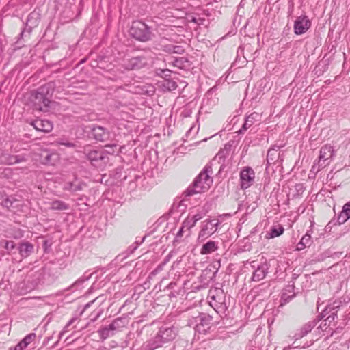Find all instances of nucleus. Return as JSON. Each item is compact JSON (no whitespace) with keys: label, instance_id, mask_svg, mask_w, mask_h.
Wrapping results in <instances>:
<instances>
[{"label":"nucleus","instance_id":"39448f33","mask_svg":"<svg viewBox=\"0 0 350 350\" xmlns=\"http://www.w3.org/2000/svg\"><path fill=\"white\" fill-rule=\"evenodd\" d=\"M194 322H191V325L195 323L196 329L199 333L205 334L210 329V325L212 321V317L205 314H199L193 317Z\"/></svg>","mask_w":350,"mask_h":350},{"label":"nucleus","instance_id":"9b49d317","mask_svg":"<svg viewBox=\"0 0 350 350\" xmlns=\"http://www.w3.org/2000/svg\"><path fill=\"white\" fill-rule=\"evenodd\" d=\"M92 135L96 140L100 142H106L109 140L111 138L110 133L105 128L100 126L92 128Z\"/></svg>","mask_w":350,"mask_h":350},{"label":"nucleus","instance_id":"bf43d9fd","mask_svg":"<svg viewBox=\"0 0 350 350\" xmlns=\"http://www.w3.org/2000/svg\"><path fill=\"white\" fill-rule=\"evenodd\" d=\"M25 34V31H23L21 33V36L23 37Z\"/></svg>","mask_w":350,"mask_h":350},{"label":"nucleus","instance_id":"864d4df0","mask_svg":"<svg viewBox=\"0 0 350 350\" xmlns=\"http://www.w3.org/2000/svg\"><path fill=\"white\" fill-rule=\"evenodd\" d=\"M190 21L198 25L197 18H196V17H192V18L190 20Z\"/></svg>","mask_w":350,"mask_h":350},{"label":"nucleus","instance_id":"49530a36","mask_svg":"<svg viewBox=\"0 0 350 350\" xmlns=\"http://www.w3.org/2000/svg\"><path fill=\"white\" fill-rule=\"evenodd\" d=\"M150 90H146V91L144 92H142L141 93L143 94V93H147L148 94H152L153 92H154V90H153V87L150 86Z\"/></svg>","mask_w":350,"mask_h":350},{"label":"nucleus","instance_id":"6e6552de","mask_svg":"<svg viewBox=\"0 0 350 350\" xmlns=\"http://www.w3.org/2000/svg\"><path fill=\"white\" fill-rule=\"evenodd\" d=\"M255 173L250 167H246L240 172V186L242 189H246L250 187L254 180Z\"/></svg>","mask_w":350,"mask_h":350},{"label":"nucleus","instance_id":"393cba45","mask_svg":"<svg viewBox=\"0 0 350 350\" xmlns=\"http://www.w3.org/2000/svg\"><path fill=\"white\" fill-rule=\"evenodd\" d=\"M162 86L168 91H173L178 87L176 82L172 79H165L163 81Z\"/></svg>","mask_w":350,"mask_h":350},{"label":"nucleus","instance_id":"72a5a7b5","mask_svg":"<svg viewBox=\"0 0 350 350\" xmlns=\"http://www.w3.org/2000/svg\"><path fill=\"white\" fill-rule=\"evenodd\" d=\"M295 293H293L292 295H288L286 293H283L281 297V300L284 303H286L289 300H291L293 297H294Z\"/></svg>","mask_w":350,"mask_h":350},{"label":"nucleus","instance_id":"4c0bfd02","mask_svg":"<svg viewBox=\"0 0 350 350\" xmlns=\"http://www.w3.org/2000/svg\"><path fill=\"white\" fill-rule=\"evenodd\" d=\"M119 321H120L118 320H116L113 321L110 325L107 326V327L108 328V329H109L110 332H113L118 328Z\"/></svg>","mask_w":350,"mask_h":350},{"label":"nucleus","instance_id":"37998d69","mask_svg":"<svg viewBox=\"0 0 350 350\" xmlns=\"http://www.w3.org/2000/svg\"><path fill=\"white\" fill-rule=\"evenodd\" d=\"M145 239H146V236H144L143 238H142L140 239L137 238V240L135 241V244H136L137 245L139 246L144 241Z\"/></svg>","mask_w":350,"mask_h":350},{"label":"nucleus","instance_id":"c03bdc74","mask_svg":"<svg viewBox=\"0 0 350 350\" xmlns=\"http://www.w3.org/2000/svg\"><path fill=\"white\" fill-rule=\"evenodd\" d=\"M295 189L297 191H304V187L301 184H297L295 185Z\"/></svg>","mask_w":350,"mask_h":350},{"label":"nucleus","instance_id":"6ab92c4d","mask_svg":"<svg viewBox=\"0 0 350 350\" xmlns=\"http://www.w3.org/2000/svg\"><path fill=\"white\" fill-rule=\"evenodd\" d=\"M33 245L29 242L22 243L18 247L19 253L22 257L26 258L33 253Z\"/></svg>","mask_w":350,"mask_h":350},{"label":"nucleus","instance_id":"7c9ffc66","mask_svg":"<svg viewBox=\"0 0 350 350\" xmlns=\"http://www.w3.org/2000/svg\"><path fill=\"white\" fill-rule=\"evenodd\" d=\"M202 217V216L200 214H196L195 215H193L191 218V221H192V223L189 224V226H188V230L193 227L196 225V222L201 219Z\"/></svg>","mask_w":350,"mask_h":350},{"label":"nucleus","instance_id":"603ef678","mask_svg":"<svg viewBox=\"0 0 350 350\" xmlns=\"http://www.w3.org/2000/svg\"><path fill=\"white\" fill-rule=\"evenodd\" d=\"M131 247H132L131 252H133L134 250H135L138 247V245H137L136 244L134 243Z\"/></svg>","mask_w":350,"mask_h":350},{"label":"nucleus","instance_id":"2eb2a0df","mask_svg":"<svg viewBox=\"0 0 350 350\" xmlns=\"http://www.w3.org/2000/svg\"><path fill=\"white\" fill-rule=\"evenodd\" d=\"M25 161V159L24 157H22L18 155H10L9 154H3L0 157V164L13 165Z\"/></svg>","mask_w":350,"mask_h":350},{"label":"nucleus","instance_id":"de8ad7c7","mask_svg":"<svg viewBox=\"0 0 350 350\" xmlns=\"http://www.w3.org/2000/svg\"><path fill=\"white\" fill-rule=\"evenodd\" d=\"M185 227L183 226V227L179 230V231L178 232L176 236L178 237H182L183 236V230H184Z\"/></svg>","mask_w":350,"mask_h":350},{"label":"nucleus","instance_id":"79ce46f5","mask_svg":"<svg viewBox=\"0 0 350 350\" xmlns=\"http://www.w3.org/2000/svg\"><path fill=\"white\" fill-rule=\"evenodd\" d=\"M192 223V221H191V218H187L183 223V226L185 228H187L188 229V226L189 224Z\"/></svg>","mask_w":350,"mask_h":350},{"label":"nucleus","instance_id":"f3484780","mask_svg":"<svg viewBox=\"0 0 350 350\" xmlns=\"http://www.w3.org/2000/svg\"><path fill=\"white\" fill-rule=\"evenodd\" d=\"M36 334L31 333L21 340L14 347H10L9 350H24L30 343L36 339Z\"/></svg>","mask_w":350,"mask_h":350},{"label":"nucleus","instance_id":"680f3d73","mask_svg":"<svg viewBox=\"0 0 350 350\" xmlns=\"http://www.w3.org/2000/svg\"><path fill=\"white\" fill-rule=\"evenodd\" d=\"M284 350H289L288 349H284Z\"/></svg>","mask_w":350,"mask_h":350},{"label":"nucleus","instance_id":"58836bf2","mask_svg":"<svg viewBox=\"0 0 350 350\" xmlns=\"http://www.w3.org/2000/svg\"><path fill=\"white\" fill-rule=\"evenodd\" d=\"M336 317V314L334 312H333L325 319V322H328L329 325L332 322H333L335 320Z\"/></svg>","mask_w":350,"mask_h":350},{"label":"nucleus","instance_id":"ea45409f","mask_svg":"<svg viewBox=\"0 0 350 350\" xmlns=\"http://www.w3.org/2000/svg\"><path fill=\"white\" fill-rule=\"evenodd\" d=\"M77 321V318L76 317H74V318H72L69 321L68 323L66 324V325L64 327V329L66 330H68V327L72 325L75 321Z\"/></svg>","mask_w":350,"mask_h":350},{"label":"nucleus","instance_id":"bb28decb","mask_svg":"<svg viewBox=\"0 0 350 350\" xmlns=\"http://www.w3.org/2000/svg\"><path fill=\"white\" fill-rule=\"evenodd\" d=\"M189 65V61L186 57H181L174 61V66L181 69L185 68Z\"/></svg>","mask_w":350,"mask_h":350},{"label":"nucleus","instance_id":"a211bd4d","mask_svg":"<svg viewBox=\"0 0 350 350\" xmlns=\"http://www.w3.org/2000/svg\"><path fill=\"white\" fill-rule=\"evenodd\" d=\"M219 248L218 243L215 241H208L204 243L200 250V254L202 255L211 254Z\"/></svg>","mask_w":350,"mask_h":350},{"label":"nucleus","instance_id":"b1692460","mask_svg":"<svg viewBox=\"0 0 350 350\" xmlns=\"http://www.w3.org/2000/svg\"><path fill=\"white\" fill-rule=\"evenodd\" d=\"M52 210L55 211H64L68 209V205L64 202L60 200H54L51 202V207Z\"/></svg>","mask_w":350,"mask_h":350},{"label":"nucleus","instance_id":"09e8293b","mask_svg":"<svg viewBox=\"0 0 350 350\" xmlns=\"http://www.w3.org/2000/svg\"><path fill=\"white\" fill-rule=\"evenodd\" d=\"M293 288H294L293 286H288L286 288V291L291 293L293 291Z\"/></svg>","mask_w":350,"mask_h":350},{"label":"nucleus","instance_id":"5fc2aeb1","mask_svg":"<svg viewBox=\"0 0 350 350\" xmlns=\"http://www.w3.org/2000/svg\"><path fill=\"white\" fill-rule=\"evenodd\" d=\"M116 145L115 144H111H111H108V145L105 146L106 148H113V147H116Z\"/></svg>","mask_w":350,"mask_h":350},{"label":"nucleus","instance_id":"4d7b16f0","mask_svg":"<svg viewBox=\"0 0 350 350\" xmlns=\"http://www.w3.org/2000/svg\"><path fill=\"white\" fill-rule=\"evenodd\" d=\"M108 153H113V150H111V149H109V150H107Z\"/></svg>","mask_w":350,"mask_h":350},{"label":"nucleus","instance_id":"3c124183","mask_svg":"<svg viewBox=\"0 0 350 350\" xmlns=\"http://www.w3.org/2000/svg\"><path fill=\"white\" fill-rule=\"evenodd\" d=\"M94 301H95V299H94V300H93V301H90L89 303H88V304L85 306V308H85V309H86V308H89V307L90 306V305H91L92 303H94Z\"/></svg>","mask_w":350,"mask_h":350},{"label":"nucleus","instance_id":"412c9836","mask_svg":"<svg viewBox=\"0 0 350 350\" xmlns=\"http://www.w3.org/2000/svg\"><path fill=\"white\" fill-rule=\"evenodd\" d=\"M314 322H308L306 323L299 330V332L297 333L295 336L296 340L301 338L308 334L314 327Z\"/></svg>","mask_w":350,"mask_h":350},{"label":"nucleus","instance_id":"e433bc0d","mask_svg":"<svg viewBox=\"0 0 350 350\" xmlns=\"http://www.w3.org/2000/svg\"><path fill=\"white\" fill-rule=\"evenodd\" d=\"M86 279L85 278H81L79 279H78L75 282H74L70 287H68L66 290L68 291V290H71L74 286H80L81 285L84 281Z\"/></svg>","mask_w":350,"mask_h":350},{"label":"nucleus","instance_id":"0eeeda50","mask_svg":"<svg viewBox=\"0 0 350 350\" xmlns=\"http://www.w3.org/2000/svg\"><path fill=\"white\" fill-rule=\"evenodd\" d=\"M219 222L217 219H206L202 222V229L199 232L198 239L202 240L211 236L217 230Z\"/></svg>","mask_w":350,"mask_h":350},{"label":"nucleus","instance_id":"a19ab883","mask_svg":"<svg viewBox=\"0 0 350 350\" xmlns=\"http://www.w3.org/2000/svg\"><path fill=\"white\" fill-rule=\"evenodd\" d=\"M274 153H275L274 150H269L268 151V153H267V160L268 161H269V159H271V161H273V158H272V157H273V155Z\"/></svg>","mask_w":350,"mask_h":350},{"label":"nucleus","instance_id":"c756f323","mask_svg":"<svg viewBox=\"0 0 350 350\" xmlns=\"http://www.w3.org/2000/svg\"><path fill=\"white\" fill-rule=\"evenodd\" d=\"M165 51L170 53H180L183 49L180 46H169Z\"/></svg>","mask_w":350,"mask_h":350},{"label":"nucleus","instance_id":"dca6fc26","mask_svg":"<svg viewBox=\"0 0 350 350\" xmlns=\"http://www.w3.org/2000/svg\"><path fill=\"white\" fill-rule=\"evenodd\" d=\"M86 187V184L78 179H75L72 182H68L64 185V189L73 193L82 191Z\"/></svg>","mask_w":350,"mask_h":350},{"label":"nucleus","instance_id":"a878e982","mask_svg":"<svg viewBox=\"0 0 350 350\" xmlns=\"http://www.w3.org/2000/svg\"><path fill=\"white\" fill-rule=\"evenodd\" d=\"M87 157L90 161H96L103 159L102 154L97 150H90L87 153Z\"/></svg>","mask_w":350,"mask_h":350},{"label":"nucleus","instance_id":"f257e3e1","mask_svg":"<svg viewBox=\"0 0 350 350\" xmlns=\"http://www.w3.org/2000/svg\"><path fill=\"white\" fill-rule=\"evenodd\" d=\"M212 166L206 165L198 176L195 178L193 185L188 187L184 192L185 196H191L195 193H201L208 191L213 184Z\"/></svg>","mask_w":350,"mask_h":350},{"label":"nucleus","instance_id":"8fccbe9b","mask_svg":"<svg viewBox=\"0 0 350 350\" xmlns=\"http://www.w3.org/2000/svg\"><path fill=\"white\" fill-rule=\"evenodd\" d=\"M62 144H64V143H62ZM64 145L66 146L67 147H73L74 146V144L72 143H70V142L65 143Z\"/></svg>","mask_w":350,"mask_h":350},{"label":"nucleus","instance_id":"f03ea898","mask_svg":"<svg viewBox=\"0 0 350 350\" xmlns=\"http://www.w3.org/2000/svg\"><path fill=\"white\" fill-rule=\"evenodd\" d=\"M129 32L133 38L143 42L150 40L153 36L151 28L140 21L133 22Z\"/></svg>","mask_w":350,"mask_h":350},{"label":"nucleus","instance_id":"4468645a","mask_svg":"<svg viewBox=\"0 0 350 350\" xmlns=\"http://www.w3.org/2000/svg\"><path fill=\"white\" fill-rule=\"evenodd\" d=\"M31 124L35 129L44 133H49L53 129V124L46 120H36Z\"/></svg>","mask_w":350,"mask_h":350},{"label":"nucleus","instance_id":"f704fd0d","mask_svg":"<svg viewBox=\"0 0 350 350\" xmlns=\"http://www.w3.org/2000/svg\"><path fill=\"white\" fill-rule=\"evenodd\" d=\"M15 247H16V245L13 241H5V248L8 251L12 250L13 249L15 248Z\"/></svg>","mask_w":350,"mask_h":350},{"label":"nucleus","instance_id":"20e7f679","mask_svg":"<svg viewBox=\"0 0 350 350\" xmlns=\"http://www.w3.org/2000/svg\"><path fill=\"white\" fill-rule=\"evenodd\" d=\"M335 150L330 144H325L320 149L319 161L317 163L318 168H323L328 165L332 161Z\"/></svg>","mask_w":350,"mask_h":350},{"label":"nucleus","instance_id":"1a4fd4ad","mask_svg":"<svg viewBox=\"0 0 350 350\" xmlns=\"http://www.w3.org/2000/svg\"><path fill=\"white\" fill-rule=\"evenodd\" d=\"M177 332V329L174 326L163 325L160 328L157 335L164 343H167L176 338Z\"/></svg>","mask_w":350,"mask_h":350},{"label":"nucleus","instance_id":"c85d7f7f","mask_svg":"<svg viewBox=\"0 0 350 350\" xmlns=\"http://www.w3.org/2000/svg\"><path fill=\"white\" fill-rule=\"evenodd\" d=\"M13 202L14 201L12 200V198L3 196L0 198V204L8 208H10L12 206Z\"/></svg>","mask_w":350,"mask_h":350},{"label":"nucleus","instance_id":"ddd939ff","mask_svg":"<svg viewBox=\"0 0 350 350\" xmlns=\"http://www.w3.org/2000/svg\"><path fill=\"white\" fill-rule=\"evenodd\" d=\"M260 115L254 112L245 118V122L242 127L238 131L239 134H243L250 127H251L256 122L258 121Z\"/></svg>","mask_w":350,"mask_h":350},{"label":"nucleus","instance_id":"7ed1b4c3","mask_svg":"<svg viewBox=\"0 0 350 350\" xmlns=\"http://www.w3.org/2000/svg\"><path fill=\"white\" fill-rule=\"evenodd\" d=\"M33 102L36 110L40 111H47L49 110L51 101L46 86H42L38 89L33 95Z\"/></svg>","mask_w":350,"mask_h":350},{"label":"nucleus","instance_id":"4be33fe9","mask_svg":"<svg viewBox=\"0 0 350 350\" xmlns=\"http://www.w3.org/2000/svg\"><path fill=\"white\" fill-rule=\"evenodd\" d=\"M284 228L282 226H273L269 232L267 233L265 237L267 239H272L282 234L284 232Z\"/></svg>","mask_w":350,"mask_h":350},{"label":"nucleus","instance_id":"052dcab7","mask_svg":"<svg viewBox=\"0 0 350 350\" xmlns=\"http://www.w3.org/2000/svg\"><path fill=\"white\" fill-rule=\"evenodd\" d=\"M97 350H106V349H97Z\"/></svg>","mask_w":350,"mask_h":350},{"label":"nucleus","instance_id":"2f4dec72","mask_svg":"<svg viewBox=\"0 0 350 350\" xmlns=\"http://www.w3.org/2000/svg\"><path fill=\"white\" fill-rule=\"evenodd\" d=\"M100 335L103 339H105L109 337L111 334V332L107 327H103L99 331Z\"/></svg>","mask_w":350,"mask_h":350},{"label":"nucleus","instance_id":"c9c22d12","mask_svg":"<svg viewBox=\"0 0 350 350\" xmlns=\"http://www.w3.org/2000/svg\"><path fill=\"white\" fill-rule=\"evenodd\" d=\"M347 215H345L342 211L340 212V213L339 214L338 217V222L339 223V224H344L345 222H346L349 218H346Z\"/></svg>","mask_w":350,"mask_h":350},{"label":"nucleus","instance_id":"9d476101","mask_svg":"<svg viewBox=\"0 0 350 350\" xmlns=\"http://www.w3.org/2000/svg\"><path fill=\"white\" fill-rule=\"evenodd\" d=\"M311 25V22L306 16H300L294 23V32L296 35L306 33Z\"/></svg>","mask_w":350,"mask_h":350},{"label":"nucleus","instance_id":"a18cd8bd","mask_svg":"<svg viewBox=\"0 0 350 350\" xmlns=\"http://www.w3.org/2000/svg\"><path fill=\"white\" fill-rule=\"evenodd\" d=\"M197 21H198V25H204V22L205 21V18H197Z\"/></svg>","mask_w":350,"mask_h":350},{"label":"nucleus","instance_id":"423d86ee","mask_svg":"<svg viewBox=\"0 0 350 350\" xmlns=\"http://www.w3.org/2000/svg\"><path fill=\"white\" fill-rule=\"evenodd\" d=\"M150 62L144 55L137 56L125 61L122 66L127 70H139L148 66Z\"/></svg>","mask_w":350,"mask_h":350},{"label":"nucleus","instance_id":"aec40b11","mask_svg":"<svg viewBox=\"0 0 350 350\" xmlns=\"http://www.w3.org/2000/svg\"><path fill=\"white\" fill-rule=\"evenodd\" d=\"M163 344V341L157 334L153 338L147 342L145 345L146 350H154L158 347H161Z\"/></svg>","mask_w":350,"mask_h":350},{"label":"nucleus","instance_id":"6e6d98bb","mask_svg":"<svg viewBox=\"0 0 350 350\" xmlns=\"http://www.w3.org/2000/svg\"><path fill=\"white\" fill-rule=\"evenodd\" d=\"M51 157V155L47 154V155L46 156V160L47 161H49L50 160V157Z\"/></svg>","mask_w":350,"mask_h":350},{"label":"nucleus","instance_id":"f8f14e48","mask_svg":"<svg viewBox=\"0 0 350 350\" xmlns=\"http://www.w3.org/2000/svg\"><path fill=\"white\" fill-rule=\"evenodd\" d=\"M269 265L267 262L261 263L257 266L256 269L254 271L252 280L258 282L264 279L268 272Z\"/></svg>","mask_w":350,"mask_h":350},{"label":"nucleus","instance_id":"473e14b6","mask_svg":"<svg viewBox=\"0 0 350 350\" xmlns=\"http://www.w3.org/2000/svg\"><path fill=\"white\" fill-rule=\"evenodd\" d=\"M342 212L347 215L346 218H350V202H347L343 206Z\"/></svg>","mask_w":350,"mask_h":350},{"label":"nucleus","instance_id":"13d9d810","mask_svg":"<svg viewBox=\"0 0 350 350\" xmlns=\"http://www.w3.org/2000/svg\"><path fill=\"white\" fill-rule=\"evenodd\" d=\"M108 153H113V150H111V149H109V150H107Z\"/></svg>","mask_w":350,"mask_h":350},{"label":"nucleus","instance_id":"cd10ccee","mask_svg":"<svg viewBox=\"0 0 350 350\" xmlns=\"http://www.w3.org/2000/svg\"><path fill=\"white\" fill-rule=\"evenodd\" d=\"M226 159V153L224 151H219L214 159L212 160L211 163L209 164L211 166L213 165V162L217 161L218 163H223Z\"/></svg>","mask_w":350,"mask_h":350},{"label":"nucleus","instance_id":"5701e85b","mask_svg":"<svg viewBox=\"0 0 350 350\" xmlns=\"http://www.w3.org/2000/svg\"><path fill=\"white\" fill-rule=\"evenodd\" d=\"M311 243V237L308 234H306L297 245V250L300 251L305 247L310 246Z\"/></svg>","mask_w":350,"mask_h":350}]
</instances>
